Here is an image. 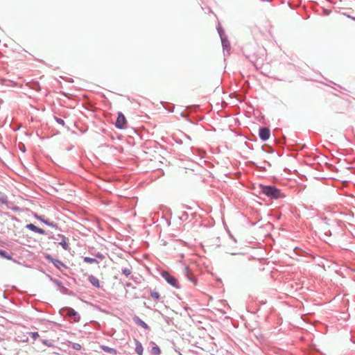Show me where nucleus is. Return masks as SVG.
Here are the masks:
<instances>
[{"label":"nucleus","instance_id":"nucleus-1","mask_svg":"<svg viewBox=\"0 0 355 355\" xmlns=\"http://www.w3.org/2000/svg\"><path fill=\"white\" fill-rule=\"evenodd\" d=\"M258 191L260 195H264L272 200H277L284 197L281 193L280 189H277L273 185H263L260 184L259 185Z\"/></svg>","mask_w":355,"mask_h":355},{"label":"nucleus","instance_id":"nucleus-2","mask_svg":"<svg viewBox=\"0 0 355 355\" xmlns=\"http://www.w3.org/2000/svg\"><path fill=\"white\" fill-rule=\"evenodd\" d=\"M59 313L63 317L68 318L73 322H78L80 320L79 313L69 306L62 307L60 309Z\"/></svg>","mask_w":355,"mask_h":355},{"label":"nucleus","instance_id":"nucleus-3","mask_svg":"<svg viewBox=\"0 0 355 355\" xmlns=\"http://www.w3.org/2000/svg\"><path fill=\"white\" fill-rule=\"evenodd\" d=\"M160 275L166 280L168 284L173 287L176 288H179L180 287L178 279L168 271L162 270L160 272Z\"/></svg>","mask_w":355,"mask_h":355},{"label":"nucleus","instance_id":"nucleus-4","mask_svg":"<svg viewBox=\"0 0 355 355\" xmlns=\"http://www.w3.org/2000/svg\"><path fill=\"white\" fill-rule=\"evenodd\" d=\"M263 53L259 52L258 53H253L252 55H245L246 58L256 67H261L263 62Z\"/></svg>","mask_w":355,"mask_h":355},{"label":"nucleus","instance_id":"nucleus-5","mask_svg":"<svg viewBox=\"0 0 355 355\" xmlns=\"http://www.w3.org/2000/svg\"><path fill=\"white\" fill-rule=\"evenodd\" d=\"M126 123H127V120H126L125 116H124V114L122 112H119L117 119L115 122V126L118 129H124L126 126Z\"/></svg>","mask_w":355,"mask_h":355},{"label":"nucleus","instance_id":"nucleus-6","mask_svg":"<svg viewBox=\"0 0 355 355\" xmlns=\"http://www.w3.org/2000/svg\"><path fill=\"white\" fill-rule=\"evenodd\" d=\"M259 137L262 141H267L270 137V130L268 127L261 126L259 129Z\"/></svg>","mask_w":355,"mask_h":355},{"label":"nucleus","instance_id":"nucleus-7","mask_svg":"<svg viewBox=\"0 0 355 355\" xmlns=\"http://www.w3.org/2000/svg\"><path fill=\"white\" fill-rule=\"evenodd\" d=\"M35 218L37 220H40L41 222L44 223L45 225L50 226L51 227L58 229V226L56 223H54L53 222L50 221L48 219H44L43 216L38 215L37 214H35Z\"/></svg>","mask_w":355,"mask_h":355},{"label":"nucleus","instance_id":"nucleus-8","mask_svg":"<svg viewBox=\"0 0 355 355\" xmlns=\"http://www.w3.org/2000/svg\"><path fill=\"white\" fill-rule=\"evenodd\" d=\"M184 276L193 284H196L197 279L189 267L184 268Z\"/></svg>","mask_w":355,"mask_h":355},{"label":"nucleus","instance_id":"nucleus-9","mask_svg":"<svg viewBox=\"0 0 355 355\" xmlns=\"http://www.w3.org/2000/svg\"><path fill=\"white\" fill-rule=\"evenodd\" d=\"M132 320L134 321V322L136 324H137L138 326L141 327L144 329H146V330H149L150 329V327L144 321H143L139 316L135 315L132 318Z\"/></svg>","mask_w":355,"mask_h":355},{"label":"nucleus","instance_id":"nucleus-10","mask_svg":"<svg viewBox=\"0 0 355 355\" xmlns=\"http://www.w3.org/2000/svg\"><path fill=\"white\" fill-rule=\"evenodd\" d=\"M57 238L61 239L60 242L59 244L62 247L63 249L65 250H68L69 249V243L67 241V239L65 237L64 235L58 234L57 235Z\"/></svg>","mask_w":355,"mask_h":355},{"label":"nucleus","instance_id":"nucleus-11","mask_svg":"<svg viewBox=\"0 0 355 355\" xmlns=\"http://www.w3.org/2000/svg\"><path fill=\"white\" fill-rule=\"evenodd\" d=\"M150 344L152 345L150 354L153 355H160L162 352L160 348L153 341H151Z\"/></svg>","mask_w":355,"mask_h":355},{"label":"nucleus","instance_id":"nucleus-12","mask_svg":"<svg viewBox=\"0 0 355 355\" xmlns=\"http://www.w3.org/2000/svg\"><path fill=\"white\" fill-rule=\"evenodd\" d=\"M135 352L139 355H142L144 352V348L142 344L137 339H135Z\"/></svg>","mask_w":355,"mask_h":355},{"label":"nucleus","instance_id":"nucleus-13","mask_svg":"<svg viewBox=\"0 0 355 355\" xmlns=\"http://www.w3.org/2000/svg\"><path fill=\"white\" fill-rule=\"evenodd\" d=\"M88 281L96 288L100 287V284L98 279L92 275H89Z\"/></svg>","mask_w":355,"mask_h":355},{"label":"nucleus","instance_id":"nucleus-14","mask_svg":"<svg viewBox=\"0 0 355 355\" xmlns=\"http://www.w3.org/2000/svg\"><path fill=\"white\" fill-rule=\"evenodd\" d=\"M56 286H58V288L60 290V291L63 293V294H68V291H69V289L67 288H66L65 286H63L62 283L59 281L58 279H57L55 283H54Z\"/></svg>","mask_w":355,"mask_h":355},{"label":"nucleus","instance_id":"nucleus-15","mask_svg":"<svg viewBox=\"0 0 355 355\" xmlns=\"http://www.w3.org/2000/svg\"><path fill=\"white\" fill-rule=\"evenodd\" d=\"M54 266L58 268V270H60L61 272H62V268H67V266L60 260L59 259H55V260L53 261L52 263Z\"/></svg>","mask_w":355,"mask_h":355},{"label":"nucleus","instance_id":"nucleus-16","mask_svg":"<svg viewBox=\"0 0 355 355\" xmlns=\"http://www.w3.org/2000/svg\"><path fill=\"white\" fill-rule=\"evenodd\" d=\"M101 348L106 353H108L110 354H112V355H116L117 354V351L116 349H114V348H112V347H110L108 346H105V345H101Z\"/></svg>","mask_w":355,"mask_h":355},{"label":"nucleus","instance_id":"nucleus-17","mask_svg":"<svg viewBox=\"0 0 355 355\" xmlns=\"http://www.w3.org/2000/svg\"><path fill=\"white\" fill-rule=\"evenodd\" d=\"M0 257L6 259L8 260H12L13 261L16 262V261L12 259L11 255H10L6 250L1 249H0Z\"/></svg>","mask_w":355,"mask_h":355},{"label":"nucleus","instance_id":"nucleus-18","mask_svg":"<svg viewBox=\"0 0 355 355\" xmlns=\"http://www.w3.org/2000/svg\"><path fill=\"white\" fill-rule=\"evenodd\" d=\"M261 149L268 153H272L275 151L274 148L268 144L263 145L261 146Z\"/></svg>","mask_w":355,"mask_h":355},{"label":"nucleus","instance_id":"nucleus-19","mask_svg":"<svg viewBox=\"0 0 355 355\" xmlns=\"http://www.w3.org/2000/svg\"><path fill=\"white\" fill-rule=\"evenodd\" d=\"M69 347L76 351H80L82 348L81 345L76 343H70Z\"/></svg>","mask_w":355,"mask_h":355},{"label":"nucleus","instance_id":"nucleus-20","mask_svg":"<svg viewBox=\"0 0 355 355\" xmlns=\"http://www.w3.org/2000/svg\"><path fill=\"white\" fill-rule=\"evenodd\" d=\"M31 87L33 89H35L36 91H40L41 90V87H40V84H39V83L37 81L33 82L31 83Z\"/></svg>","mask_w":355,"mask_h":355},{"label":"nucleus","instance_id":"nucleus-21","mask_svg":"<svg viewBox=\"0 0 355 355\" xmlns=\"http://www.w3.org/2000/svg\"><path fill=\"white\" fill-rule=\"evenodd\" d=\"M84 261L87 263H98V261L94 258H91L89 257H85L83 259Z\"/></svg>","mask_w":355,"mask_h":355},{"label":"nucleus","instance_id":"nucleus-22","mask_svg":"<svg viewBox=\"0 0 355 355\" xmlns=\"http://www.w3.org/2000/svg\"><path fill=\"white\" fill-rule=\"evenodd\" d=\"M150 296H151V297H153V299H155L156 300H158L160 298V295L159 294L158 292H157L155 291H150Z\"/></svg>","mask_w":355,"mask_h":355},{"label":"nucleus","instance_id":"nucleus-23","mask_svg":"<svg viewBox=\"0 0 355 355\" xmlns=\"http://www.w3.org/2000/svg\"><path fill=\"white\" fill-rule=\"evenodd\" d=\"M8 202V198L7 196L0 193V204H6Z\"/></svg>","mask_w":355,"mask_h":355},{"label":"nucleus","instance_id":"nucleus-24","mask_svg":"<svg viewBox=\"0 0 355 355\" xmlns=\"http://www.w3.org/2000/svg\"><path fill=\"white\" fill-rule=\"evenodd\" d=\"M217 31L220 35V37H222L223 35H225V31H224V29L223 28V27L220 26V24H218L217 27Z\"/></svg>","mask_w":355,"mask_h":355},{"label":"nucleus","instance_id":"nucleus-25","mask_svg":"<svg viewBox=\"0 0 355 355\" xmlns=\"http://www.w3.org/2000/svg\"><path fill=\"white\" fill-rule=\"evenodd\" d=\"M37 227L36 225H35L34 224H33V223H29V224H27L26 225V228H27V229H28L31 231H33L34 232H36Z\"/></svg>","mask_w":355,"mask_h":355},{"label":"nucleus","instance_id":"nucleus-26","mask_svg":"<svg viewBox=\"0 0 355 355\" xmlns=\"http://www.w3.org/2000/svg\"><path fill=\"white\" fill-rule=\"evenodd\" d=\"M54 119H55V121L58 123L62 125V126H64L65 125V122H64V121L62 119L59 118V117L55 116H54Z\"/></svg>","mask_w":355,"mask_h":355},{"label":"nucleus","instance_id":"nucleus-27","mask_svg":"<svg viewBox=\"0 0 355 355\" xmlns=\"http://www.w3.org/2000/svg\"><path fill=\"white\" fill-rule=\"evenodd\" d=\"M222 46L224 51H228L230 49V43L229 41H227V42L222 44Z\"/></svg>","mask_w":355,"mask_h":355},{"label":"nucleus","instance_id":"nucleus-28","mask_svg":"<svg viewBox=\"0 0 355 355\" xmlns=\"http://www.w3.org/2000/svg\"><path fill=\"white\" fill-rule=\"evenodd\" d=\"M45 234L47 235L50 239L58 240V238L54 236L52 232H46Z\"/></svg>","mask_w":355,"mask_h":355},{"label":"nucleus","instance_id":"nucleus-29","mask_svg":"<svg viewBox=\"0 0 355 355\" xmlns=\"http://www.w3.org/2000/svg\"><path fill=\"white\" fill-rule=\"evenodd\" d=\"M168 107H165L164 105V107L169 112H173L174 111V105L173 104H170V103H166Z\"/></svg>","mask_w":355,"mask_h":355},{"label":"nucleus","instance_id":"nucleus-30","mask_svg":"<svg viewBox=\"0 0 355 355\" xmlns=\"http://www.w3.org/2000/svg\"><path fill=\"white\" fill-rule=\"evenodd\" d=\"M30 336L34 340H37L39 337H40V335L38 334V332H31L30 333Z\"/></svg>","mask_w":355,"mask_h":355},{"label":"nucleus","instance_id":"nucleus-31","mask_svg":"<svg viewBox=\"0 0 355 355\" xmlns=\"http://www.w3.org/2000/svg\"><path fill=\"white\" fill-rule=\"evenodd\" d=\"M122 273L128 277L131 274V270L129 268H125L122 269Z\"/></svg>","mask_w":355,"mask_h":355},{"label":"nucleus","instance_id":"nucleus-32","mask_svg":"<svg viewBox=\"0 0 355 355\" xmlns=\"http://www.w3.org/2000/svg\"><path fill=\"white\" fill-rule=\"evenodd\" d=\"M44 257L46 260H48L49 261H50L51 263H53V261L55 260V258H53L51 254H46L44 255Z\"/></svg>","mask_w":355,"mask_h":355},{"label":"nucleus","instance_id":"nucleus-33","mask_svg":"<svg viewBox=\"0 0 355 355\" xmlns=\"http://www.w3.org/2000/svg\"><path fill=\"white\" fill-rule=\"evenodd\" d=\"M94 256L101 260H103L105 258V255L99 252L94 254Z\"/></svg>","mask_w":355,"mask_h":355},{"label":"nucleus","instance_id":"nucleus-34","mask_svg":"<svg viewBox=\"0 0 355 355\" xmlns=\"http://www.w3.org/2000/svg\"><path fill=\"white\" fill-rule=\"evenodd\" d=\"M285 139H286V137L284 136L281 139H276L277 141V143L279 145H284V142H285Z\"/></svg>","mask_w":355,"mask_h":355},{"label":"nucleus","instance_id":"nucleus-35","mask_svg":"<svg viewBox=\"0 0 355 355\" xmlns=\"http://www.w3.org/2000/svg\"><path fill=\"white\" fill-rule=\"evenodd\" d=\"M251 163H252V164L253 166H254L256 168H259L260 171H266V168H265V167H263V166H257V165L256 164V163H255V162H252Z\"/></svg>","mask_w":355,"mask_h":355},{"label":"nucleus","instance_id":"nucleus-36","mask_svg":"<svg viewBox=\"0 0 355 355\" xmlns=\"http://www.w3.org/2000/svg\"><path fill=\"white\" fill-rule=\"evenodd\" d=\"M36 233H38V234H46V231H44L43 229L42 228H40V227H37V230H36Z\"/></svg>","mask_w":355,"mask_h":355},{"label":"nucleus","instance_id":"nucleus-37","mask_svg":"<svg viewBox=\"0 0 355 355\" xmlns=\"http://www.w3.org/2000/svg\"><path fill=\"white\" fill-rule=\"evenodd\" d=\"M42 343L48 347H52L53 344L48 340H43Z\"/></svg>","mask_w":355,"mask_h":355},{"label":"nucleus","instance_id":"nucleus-38","mask_svg":"<svg viewBox=\"0 0 355 355\" xmlns=\"http://www.w3.org/2000/svg\"><path fill=\"white\" fill-rule=\"evenodd\" d=\"M221 40L222 44H224V43H226L227 41H229L227 39V37L226 35H223L222 37H220Z\"/></svg>","mask_w":355,"mask_h":355},{"label":"nucleus","instance_id":"nucleus-39","mask_svg":"<svg viewBox=\"0 0 355 355\" xmlns=\"http://www.w3.org/2000/svg\"><path fill=\"white\" fill-rule=\"evenodd\" d=\"M46 276L48 277V278L49 279V280L51 282H52L53 283H55V282L57 280V279L55 278H53L52 276L49 275H46Z\"/></svg>","mask_w":355,"mask_h":355},{"label":"nucleus","instance_id":"nucleus-40","mask_svg":"<svg viewBox=\"0 0 355 355\" xmlns=\"http://www.w3.org/2000/svg\"><path fill=\"white\" fill-rule=\"evenodd\" d=\"M324 236H328V237H329V236H331V232L330 230H327V231H326V232H324Z\"/></svg>","mask_w":355,"mask_h":355},{"label":"nucleus","instance_id":"nucleus-41","mask_svg":"<svg viewBox=\"0 0 355 355\" xmlns=\"http://www.w3.org/2000/svg\"><path fill=\"white\" fill-rule=\"evenodd\" d=\"M188 216V214H187V212L184 211V212L182 213V217H183V216Z\"/></svg>","mask_w":355,"mask_h":355},{"label":"nucleus","instance_id":"nucleus-42","mask_svg":"<svg viewBox=\"0 0 355 355\" xmlns=\"http://www.w3.org/2000/svg\"><path fill=\"white\" fill-rule=\"evenodd\" d=\"M181 116H182V117H184V118H186V117H187L186 114H183V113H182V114H181Z\"/></svg>","mask_w":355,"mask_h":355},{"label":"nucleus","instance_id":"nucleus-43","mask_svg":"<svg viewBox=\"0 0 355 355\" xmlns=\"http://www.w3.org/2000/svg\"><path fill=\"white\" fill-rule=\"evenodd\" d=\"M247 146L250 148V149H252V146H250L248 144H246Z\"/></svg>","mask_w":355,"mask_h":355},{"label":"nucleus","instance_id":"nucleus-44","mask_svg":"<svg viewBox=\"0 0 355 355\" xmlns=\"http://www.w3.org/2000/svg\"><path fill=\"white\" fill-rule=\"evenodd\" d=\"M231 237L233 239L234 241L236 243V240L231 235Z\"/></svg>","mask_w":355,"mask_h":355},{"label":"nucleus","instance_id":"nucleus-45","mask_svg":"<svg viewBox=\"0 0 355 355\" xmlns=\"http://www.w3.org/2000/svg\"><path fill=\"white\" fill-rule=\"evenodd\" d=\"M130 285H131V284H130V283H127V284H126V286H130Z\"/></svg>","mask_w":355,"mask_h":355},{"label":"nucleus","instance_id":"nucleus-46","mask_svg":"<svg viewBox=\"0 0 355 355\" xmlns=\"http://www.w3.org/2000/svg\"><path fill=\"white\" fill-rule=\"evenodd\" d=\"M21 150H22L23 152H25V150H25V148H21Z\"/></svg>","mask_w":355,"mask_h":355},{"label":"nucleus","instance_id":"nucleus-47","mask_svg":"<svg viewBox=\"0 0 355 355\" xmlns=\"http://www.w3.org/2000/svg\"><path fill=\"white\" fill-rule=\"evenodd\" d=\"M21 150H22L23 152H25V150H25V148H21Z\"/></svg>","mask_w":355,"mask_h":355},{"label":"nucleus","instance_id":"nucleus-48","mask_svg":"<svg viewBox=\"0 0 355 355\" xmlns=\"http://www.w3.org/2000/svg\"><path fill=\"white\" fill-rule=\"evenodd\" d=\"M95 324H96V325H98V326L100 325V324H99V323H98V322H95Z\"/></svg>","mask_w":355,"mask_h":355}]
</instances>
